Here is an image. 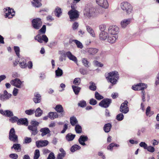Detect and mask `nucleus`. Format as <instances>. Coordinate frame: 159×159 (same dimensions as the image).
I'll return each instance as SVG.
<instances>
[{
    "mask_svg": "<svg viewBox=\"0 0 159 159\" xmlns=\"http://www.w3.org/2000/svg\"><path fill=\"white\" fill-rule=\"evenodd\" d=\"M108 32L109 34L108 42L111 43L115 42L118 38V34L119 32V28L117 26H110L108 28Z\"/></svg>",
    "mask_w": 159,
    "mask_h": 159,
    "instance_id": "obj_1",
    "label": "nucleus"
},
{
    "mask_svg": "<svg viewBox=\"0 0 159 159\" xmlns=\"http://www.w3.org/2000/svg\"><path fill=\"white\" fill-rule=\"evenodd\" d=\"M119 78V75L117 71L111 72L106 76V78L108 82H110L113 85L116 84Z\"/></svg>",
    "mask_w": 159,
    "mask_h": 159,
    "instance_id": "obj_2",
    "label": "nucleus"
},
{
    "mask_svg": "<svg viewBox=\"0 0 159 159\" xmlns=\"http://www.w3.org/2000/svg\"><path fill=\"white\" fill-rule=\"evenodd\" d=\"M84 15L89 17H95L98 15L95 9L88 5L86 6L84 11Z\"/></svg>",
    "mask_w": 159,
    "mask_h": 159,
    "instance_id": "obj_3",
    "label": "nucleus"
},
{
    "mask_svg": "<svg viewBox=\"0 0 159 159\" xmlns=\"http://www.w3.org/2000/svg\"><path fill=\"white\" fill-rule=\"evenodd\" d=\"M120 7L122 9L125 11L127 14H130L133 11V7L131 5L126 2H122L120 4Z\"/></svg>",
    "mask_w": 159,
    "mask_h": 159,
    "instance_id": "obj_4",
    "label": "nucleus"
},
{
    "mask_svg": "<svg viewBox=\"0 0 159 159\" xmlns=\"http://www.w3.org/2000/svg\"><path fill=\"white\" fill-rule=\"evenodd\" d=\"M39 123L36 121H32L31 122V125H30L28 126V129L31 133L32 135H36L38 132L37 126L38 125Z\"/></svg>",
    "mask_w": 159,
    "mask_h": 159,
    "instance_id": "obj_5",
    "label": "nucleus"
},
{
    "mask_svg": "<svg viewBox=\"0 0 159 159\" xmlns=\"http://www.w3.org/2000/svg\"><path fill=\"white\" fill-rule=\"evenodd\" d=\"M71 7L72 9L68 12V14L71 20H74L78 17L79 14L78 11L75 9L74 6L71 5Z\"/></svg>",
    "mask_w": 159,
    "mask_h": 159,
    "instance_id": "obj_6",
    "label": "nucleus"
},
{
    "mask_svg": "<svg viewBox=\"0 0 159 159\" xmlns=\"http://www.w3.org/2000/svg\"><path fill=\"white\" fill-rule=\"evenodd\" d=\"M3 12L5 13V18H12L15 15V12L14 9L10 7H7L3 9Z\"/></svg>",
    "mask_w": 159,
    "mask_h": 159,
    "instance_id": "obj_7",
    "label": "nucleus"
},
{
    "mask_svg": "<svg viewBox=\"0 0 159 159\" xmlns=\"http://www.w3.org/2000/svg\"><path fill=\"white\" fill-rule=\"evenodd\" d=\"M32 23L33 28L36 30L39 29L42 24L41 20L40 18L34 19L32 21Z\"/></svg>",
    "mask_w": 159,
    "mask_h": 159,
    "instance_id": "obj_8",
    "label": "nucleus"
},
{
    "mask_svg": "<svg viewBox=\"0 0 159 159\" xmlns=\"http://www.w3.org/2000/svg\"><path fill=\"white\" fill-rule=\"evenodd\" d=\"M23 81H21L19 79L16 78L14 80H12L10 82L11 84L16 87L21 88L23 86Z\"/></svg>",
    "mask_w": 159,
    "mask_h": 159,
    "instance_id": "obj_9",
    "label": "nucleus"
},
{
    "mask_svg": "<svg viewBox=\"0 0 159 159\" xmlns=\"http://www.w3.org/2000/svg\"><path fill=\"white\" fill-rule=\"evenodd\" d=\"M111 102V99L105 98L99 103V105L102 107L106 108L109 106Z\"/></svg>",
    "mask_w": 159,
    "mask_h": 159,
    "instance_id": "obj_10",
    "label": "nucleus"
},
{
    "mask_svg": "<svg viewBox=\"0 0 159 159\" xmlns=\"http://www.w3.org/2000/svg\"><path fill=\"white\" fill-rule=\"evenodd\" d=\"M9 139L13 142H16L17 140V136L15 134V132L14 128H12L10 130Z\"/></svg>",
    "mask_w": 159,
    "mask_h": 159,
    "instance_id": "obj_11",
    "label": "nucleus"
},
{
    "mask_svg": "<svg viewBox=\"0 0 159 159\" xmlns=\"http://www.w3.org/2000/svg\"><path fill=\"white\" fill-rule=\"evenodd\" d=\"M128 102L126 101L122 103L120 107V111L123 113L126 114L129 111V109L128 107Z\"/></svg>",
    "mask_w": 159,
    "mask_h": 159,
    "instance_id": "obj_12",
    "label": "nucleus"
},
{
    "mask_svg": "<svg viewBox=\"0 0 159 159\" xmlns=\"http://www.w3.org/2000/svg\"><path fill=\"white\" fill-rule=\"evenodd\" d=\"M34 39L40 43H42L44 41L45 43H47L48 41V39L45 35H43L41 37L40 34L37 35L34 37Z\"/></svg>",
    "mask_w": 159,
    "mask_h": 159,
    "instance_id": "obj_13",
    "label": "nucleus"
},
{
    "mask_svg": "<svg viewBox=\"0 0 159 159\" xmlns=\"http://www.w3.org/2000/svg\"><path fill=\"white\" fill-rule=\"evenodd\" d=\"M131 21V19L128 18L122 20L120 22L121 27L123 29L126 28L129 25Z\"/></svg>",
    "mask_w": 159,
    "mask_h": 159,
    "instance_id": "obj_14",
    "label": "nucleus"
},
{
    "mask_svg": "<svg viewBox=\"0 0 159 159\" xmlns=\"http://www.w3.org/2000/svg\"><path fill=\"white\" fill-rule=\"evenodd\" d=\"M97 4L100 7L107 9L108 8L109 5L107 0H96Z\"/></svg>",
    "mask_w": 159,
    "mask_h": 159,
    "instance_id": "obj_15",
    "label": "nucleus"
},
{
    "mask_svg": "<svg viewBox=\"0 0 159 159\" xmlns=\"http://www.w3.org/2000/svg\"><path fill=\"white\" fill-rule=\"evenodd\" d=\"M98 49L94 48H88L85 49V52L89 54L93 55L98 52Z\"/></svg>",
    "mask_w": 159,
    "mask_h": 159,
    "instance_id": "obj_16",
    "label": "nucleus"
},
{
    "mask_svg": "<svg viewBox=\"0 0 159 159\" xmlns=\"http://www.w3.org/2000/svg\"><path fill=\"white\" fill-rule=\"evenodd\" d=\"M109 35V33H107L106 31L101 32L99 34V39L101 40H105L107 38Z\"/></svg>",
    "mask_w": 159,
    "mask_h": 159,
    "instance_id": "obj_17",
    "label": "nucleus"
},
{
    "mask_svg": "<svg viewBox=\"0 0 159 159\" xmlns=\"http://www.w3.org/2000/svg\"><path fill=\"white\" fill-rule=\"evenodd\" d=\"M36 143L37 146L39 148L47 146L48 144V142L46 140L39 141L36 142Z\"/></svg>",
    "mask_w": 159,
    "mask_h": 159,
    "instance_id": "obj_18",
    "label": "nucleus"
},
{
    "mask_svg": "<svg viewBox=\"0 0 159 159\" xmlns=\"http://www.w3.org/2000/svg\"><path fill=\"white\" fill-rule=\"evenodd\" d=\"M18 62L20 66L22 68H25L27 67V63L26 60L23 57L19 59Z\"/></svg>",
    "mask_w": 159,
    "mask_h": 159,
    "instance_id": "obj_19",
    "label": "nucleus"
},
{
    "mask_svg": "<svg viewBox=\"0 0 159 159\" xmlns=\"http://www.w3.org/2000/svg\"><path fill=\"white\" fill-rule=\"evenodd\" d=\"M88 139V138L87 136L84 135H81L78 141L79 143L80 144L83 146H84L86 145L84 142L87 141Z\"/></svg>",
    "mask_w": 159,
    "mask_h": 159,
    "instance_id": "obj_20",
    "label": "nucleus"
},
{
    "mask_svg": "<svg viewBox=\"0 0 159 159\" xmlns=\"http://www.w3.org/2000/svg\"><path fill=\"white\" fill-rule=\"evenodd\" d=\"M66 56L70 60L74 61L76 63L77 62V58L73 55L70 52H67L66 54Z\"/></svg>",
    "mask_w": 159,
    "mask_h": 159,
    "instance_id": "obj_21",
    "label": "nucleus"
},
{
    "mask_svg": "<svg viewBox=\"0 0 159 159\" xmlns=\"http://www.w3.org/2000/svg\"><path fill=\"white\" fill-rule=\"evenodd\" d=\"M55 110L57 112L61 113L62 116L65 115V112L62 106L61 105H57L55 107Z\"/></svg>",
    "mask_w": 159,
    "mask_h": 159,
    "instance_id": "obj_22",
    "label": "nucleus"
},
{
    "mask_svg": "<svg viewBox=\"0 0 159 159\" xmlns=\"http://www.w3.org/2000/svg\"><path fill=\"white\" fill-rule=\"evenodd\" d=\"M18 125H23L27 126L28 124V122L26 118H21L19 119L17 122Z\"/></svg>",
    "mask_w": 159,
    "mask_h": 159,
    "instance_id": "obj_23",
    "label": "nucleus"
},
{
    "mask_svg": "<svg viewBox=\"0 0 159 159\" xmlns=\"http://www.w3.org/2000/svg\"><path fill=\"white\" fill-rule=\"evenodd\" d=\"M86 30L90 35L93 37H95V34L94 30L89 26H86Z\"/></svg>",
    "mask_w": 159,
    "mask_h": 159,
    "instance_id": "obj_24",
    "label": "nucleus"
},
{
    "mask_svg": "<svg viewBox=\"0 0 159 159\" xmlns=\"http://www.w3.org/2000/svg\"><path fill=\"white\" fill-rule=\"evenodd\" d=\"M41 100V97L39 94H34V97L33 99V101L36 103H39L40 102Z\"/></svg>",
    "mask_w": 159,
    "mask_h": 159,
    "instance_id": "obj_25",
    "label": "nucleus"
},
{
    "mask_svg": "<svg viewBox=\"0 0 159 159\" xmlns=\"http://www.w3.org/2000/svg\"><path fill=\"white\" fill-rule=\"evenodd\" d=\"M40 131L42 132L41 135L42 136L46 135L50 132L49 129L48 128H42L40 129Z\"/></svg>",
    "mask_w": 159,
    "mask_h": 159,
    "instance_id": "obj_26",
    "label": "nucleus"
},
{
    "mask_svg": "<svg viewBox=\"0 0 159 159\" xmlns=\"http://www.w3.org/2000/svg\"><path fill=\"white\" fill-rule=\"evenodd\" d=\"M70 123L72 126L76 125H78V120L74 116L70 118Z\"/></svg>",
    "mask_w": 159,
    "mask_h": 159,
    "instance_id": "obj_27",
    "label": "nucleus"
},
{
    "mask_svg": "<svg viewBox=\"0 0 159 159\" xmlns=\"http://www.w3.org/2000/svg\"><path fill=\"white\" fill-rule=\"evenodd\" d=\"M111 125L110 123H107L103 127V129L104 131L106 133L109 132L111 127Z\"/></svg>",
    "mask_w": 159,
    "mask_h": 159,
    "instance_id": "obj_28",
    "label": "nucleus"
},
{
    "mask_svg": "<svg viewBox=\"0 0 159 159\" xmlns=\"http://www.w3.org/2000/svg\"><path fill=\"white\" fill-rule=\"evenodd\" d=\"M49 117L51 120H54L58 117V116L56 112H50L49 113Z\"/></svg>",
    "mask_w": 159,
    "mask_h": 159,
    "instance_id": "obj_29",
    "label": "nucleus"
},
{
    "mask_svg": "<svg viewBox=\"0 0 159 159\" xmlns=\"http://www.w3.org/2000/svg\"><path fill=\"white\" fill-rule=\"evenodd\" d=\"M33 2H32V3L33 6L39 7L42 6V4L40 2V0H33Z\"/></svg>",
    "mask_w": 159,
    "mask_h": 159,
    "instance_id": "obj_30",
    "label": "nucleus"
},
{
    "mask_svg": "<svg viewBox=\"0 0 159 159\" xmlns=\"http://www.w3.org/2000/svg\"><path fill=\"white\" fill-rule=\"evenodd\" d=\"M72 88L75 94L76 95L78 94L81 89V88L74 85H72Z\"/></svg>",
    "mask_w": 159,
    "mask_h": 159,
    "instance_id": "obj_31",
    "label": "nucleus"
},
{
    "mask_svg": "<svg viewBox=\"0 0 159 159\" xmlns=\"http://www.w3.org/2000/svg\"><path fill=\"white\" fill-rule=\"evenodd\" d=\"M11 94L1 95L0 96V99L3 101L8 100L11 97Z\"/></svg>",
    "mask_w": 159,
    "mask_h": 159,
    "instance_id": "obj_32",
    "label": "nucleus"
},
{
    "mask_svg": "<svg viewBox=\"0 0 159 159\" xmlns=\"http://www.w3.org/2000/svg\"><path fill=\"white\" fill-rule=\"evenodd\" d=\"M75 135L71 133H69L66 136V139L68 141H71L73 140L75 137Z\"/></svg>",
    "mask_w": 159,
    "mask_h": 159,
    "instance_id": "obj_33",
    "label": "nucleus"
},
{
    "mask_svg": "<svg viewBox=\"0 0 159 159\" xmlns=\"http://www.w3.org/2000/svg\"><path fill=\"white\" fill-rule=\"evenodd\" d=\"M82 62L84 66L86 67H89L90 65L89 62L86 58H83L82 59Z\"/></svg>",
    "mask_w": 159,
    "mask_h": 159,
    "instance_id": "obj_34",
    "label": "nucleus"
},
{
    "mask_svg": "<svg viewBox=\"0 0 159 159\" xmlns=\"http://www.w3.org/2000/svg\"><path fill=\"white\" fill-rule=\"evenodd\" d=\"M80 147L79 145L77 144H74L71 147L70 150L72 152H74L80 149Z\"/></svg>",
    "mask_w": 159,
    "mask_h": 159,
    "instance_id": "obj_35",
    "label": "nucleus"
},
{
    "mask_svg": "<svg viewBox=\"0 0 159 159\" xmlns=\"http://www.w3.org/2000/svg\"><path fill=\"white\" fill-rule=\"evenodd\" d=\"M34 113H35V116L36 117H39L42 114L43 111L40 108L38 107L35 111H34Z\"/></svg>",
    "mask_w": 159,
    "mask_h": 159,
    "instance_id": "obj_36",
    "label": "nucleus"
},
{
    "mask_svg": "<svg viewBox=\"0 0 159 159\" xmlns=\"http://www.w3.org/2000/svg\"><path fill=\"white\" fill-rule=\"evenodd\" d=\"M90 86L89 87V89L92 91H94L96 89V86L95 84L93 82L91 81L89 83Z\"/></svg>",
    "mask_w": 159,
    "mask_h": 159,
    "instance_id": "obj_37",
    "label": "nucleus"
},
{
    "mask_svg": "<svg viewBox=\"0 0 159 159\" xmlns=\"http://www.w3.org/2000/svg\"><path fill=\"white\" fill-rule=\"evenodd\" d=\"M154 114L153 111H151L150 107H148L146 110V114L147 116L150 117Z\"/></svg>",
    "mask_w": 159,
    "mask_h": 159,
    "instance_id": "obj_38",
    "label": "nucleus"
},
{
    "mask_svg": "<svg viewBox=\"0 0 159 159\" xmlns=\"http://www.w3.org/2000/svg\"><path fill=\"white\" fill-rule=\"evenodd\" d=\"M55 14L57 16L59 17L61 14V9L59 7H57L55 9Z\"/></svg>",
    "mask_w": 159,
    "mask_h": 159,
    "instance_id": "obj_39",
    "label": "nucleus"
},
{
    "mask_svg": "<svg viewBox=\"0 0 159 159\" xmlns=\"http://www.w3.org/2000/svg\"><path fill=\"white\" fill-rule=\"evenodd\" d=\"M13 148L15 150H17L18 152H19L21 150L20 145L19 144H14L11 147V148Z\"/></svg>",
    "mask_w": 159,
    "mask_h": 159,
    "instance_id": "obj_40",
    "label": "nucleus"
},
{
    "mask_svg": "<svg viewBox=\"0 0 159 159\" xmlns=\"http://www.w3.org/2000/svg\"><path fill=\"white\" fill-rule=\"evenodd\" d=\"M55 73L57 76H61L63 74V71L62 70L58 67L57 69L55 71Z\"/></svg>",
    "mask_w": 159,
    "mask_h": 159,
    "instance_id": "obj_41",
    "label": "nucleus"
},
{
    "mask_svg": "<svg viewBox=\"0 0 159 159\" xmlns=\"http://www.w3.org/2000/svg\"><path fill=\"white\" fill-rule=\"evenodd\" d=\"M75 129L76 133L80 134L82 132V129L81 127L79 125H76Z\"/></svg>",
    "mask_w": 159,
    "mask_h": 159,
    "instance_id": "obj_42",
    "label": "nucleus"
},
{
    "mask_svg": "<svg viewBox=\"0 0 159 159\" xmlns=\"http://www.w3.org/2000/svg\"><path fill=\"white\" fill-rule=\"evenodd\" d=\"M73 41L75 43L78 48L81 49L83 48V46L82 44L79 41L77 40H73Z\"/></svg>",
    "mask_w": 159,
    "mask_h": 159,
    "instance_id": "obj_43",
    "label": "nucleus"
},
{
    "mask_svg": "<svg viewBox=\"0 0 159 159\" xmlns=\"http://www.w3.org/2000/svg\"><path fill=\"white\" fill-rule=\"evenodd\" d=\"M81 82V79L79 78H76L74 79L73 81V84L77 86L80 85Z\"/></svg>",
    "mask_w": 159,
    "mask_h": 159,
    "instance_id": "obj_44",
    "label": "nucleus"
},
{
    "mask_svg": "<svg viewBox=\"0 0 159 159\" xmlns=\"http://www.w3.org/2000/svg\"><path fill=\"white\" fill-rule=\"evenodd\" d=\"M40 156L39 151L38 149H36L35 150L34 156V159H38Z\"/></svg>",
    "mask_w": 159,
    "mask_h": 159,
    "instance_id": "obj_45",
    "label": "nucleus"
},
{
    "mask_svg": "<svg viewBox=\"0 0 159 159\" xmlns=\"http://www.w3.org/2000/svg\"><path fill=\"white\" fill-rule=\"evenodd\" d=\"M78 105L82 107H84L86 105V101L84 100H82L79 102Z\"/></svg>",
    "mask_w": 159,
    "mask_h": 159,
    "instance_id": "obj_46",
    "label": "nucleus"
},
{
    "mask_svg": "<svg viewBox=\"0 0 159 159\" xmlns=\"http://www.w3.org/2000/svg\"><path fill=\"white\" fill-rule=\"evenodd\" d=\"M5 112L6 113L5 116L8 117H10L13 116V114L12 112L10 110H5Z\"/></svg>",
    "mask_w": 159,
    "mask_h": 159,
    "instance_id": "obj_47",
    "label": "nucleus"
},
{
    "mask_svg": "<svg viewBox=\"0 0 159 159\" xmlns=\"http://www.w3.org/2000/svg\"><path fill=\"white\" fill-rule=\"evenodd\" d=\"M124 116L122 113H120L116 116V119L118 121H121L124 119Z\"/></svg>",
    "mask_w": 159,
    "mask_h": 159,
    "instance_id": "obj_48",
    "label": "nucleus"
},
{
    "mask_svg": "<svg viewBox=\"0 0 159 159\" xmlns=\"http://www.w3.org/2000/svg\"><path fill=\"white\" fill-rule=\"evenodd\" d=\"M95 98L98 100H100L103 98V97L98 92H96L95 93Z\"/></svg>",
    "mask_w": 159,
    "mask_h": 159,
    "instance_id": "obj_49",
    "label": "nucleus"
},
{
    "mask_svg": "<svg viewBox=\"0 0 159 159\" xmlns=\"http://www.w3.org/2000/svg\"><path fill=\"white\" fill-rule=\"evenodd\" d=\"M25 113L29 115H32L34 114V110L32 109H29L28 110H26L25 111Z\"/></svg>",
    "mask_w": 159,
    "mask_h": 159,
    "instance_id": "obj_50",
    "label": "nucleus"
},
{
    "mask_svg": "<svg viewBox=\"0 0 159 159\" xmlns=\"http://www.w3.org/2000/svg\"><path fill=\"white\" fill-rule=\"evenodd\" d=\"M14 49L17 56L18 57H19L20 56L19 52L20 51L19 48L18 46H14Z\"/></svg>",
    "mask_w": 159,
    "mask_h": 159,
    "instance_id": "obj_51",
    "label": "nucleus"
},
{
    "mask_svg": "<svg viewBox=\"0 0 159 159\" xmlns=\"http://www.w3.org/2000/svg\"><path fill=\"white\" fill-rule=\"evenodd\" d=\"M99 28L101 32L104 31H105L106 26L104 24H101L99 25Z\"/></svg>",
    "mask_w": 159,
    "mask_h": 159,
    "instance_id": "obj_52",
    "label": "nucleus"
},
{
    "mask_svg": "<svg viewBox=\"0 0 159 159\" xmlns=\"http://www.w3.org/2000/svg\"><path fill=\"white\" fill-rule=\"evenodd\" d=\"M19 119L17 117L15 116L12 117L10 119L9 121L11 123H14L16 122V121L17 122V121Z\"/></svg>",
    "mask_w": 159,
    "mask_h": 159,
    "instance_id": "obj_53",
    "label": "nucleus"
},
{
    "mask_svg": "<svg viewBox=\"0 0 159 159\" xmlns=\"http://www.w3.org/2000/svg\"><path fill=\"white\" fill-rule=\"evenodd\" d=\"M93 63L95 66L100 67H102L103 66V64L101 63L98 62L97 61H94Z\"/></svg>",
    "mask_w": 159,
    "mask_h": 159,
    "instance_id": "obj_54",
    "label": "nucleus"
},
{
    "mask_svg": "<svg viewBox=\"0 0 159 159\" xmlns=\"http://www.w3.org/2000/svg\"><path fill=\"white\" fill-rule=\"evenodd\" d=\"M148 151L151 152H154L155 149V148L151 146H148L147 147V148L146 149Z\"/></svg>",
    "mask_w": 159,
    "mask_h": 159,
    "instance_id": "obj_55",
    "label": "nucleus"
},
{
    "mask_svg": "<svg viewBox=\"0 0 159 159\" xmlns=\"http://www.w3.org/2000/svg\"><path fill=\"white\" fill-rule=\"evenodd\" d=\"M46 31V26L45 25H43L42 28L39 30L40 33L42 34L45 33Z\"/></svg>",
    "mask_w": 159,
    "mask_h": 159,
    "instance_id": "obj_56",
    "label": "nucleus"
},
{
    "mask_svg": "<svg viewBox=\"0 0 159 159\" xmlns=\"http://www.w3.org/2000/svg\"><path fill=\"white\" fill-rule=\"evenodd\" d=\"M140 86L139 85V84H137L136 85H133L132 87V89L134 90H140V89H141V88H140Z\"/></svg>",
    "mask_w": 159,
    "mask_h": 159,
    "instance_id": "obj_57",
    "label": "nucleus"
},
{
    "mask_svg": "<svg viewBox=\"0 0 159 159\" xmlns=\"http://www.w3.org/2000/svg\"><path fill=\"white\" fill-rule=\"evenodd\" d=\"M139 85L140 86V88H141V89H140V90H143L144 89H146L147 87V84H143V83H139Z\"/></svg>",
    "mask_w": 159,
    "mask_h": 159,
    "instance_id": "obj_58",
    "label": "nucleus"
},
{
    "mask_svg": "<svg viewBox=\"0 0 159 159\" xmlns=\"http://www.w3.org/2000/svg\"><path fill=\"white\" fill-rule=\"evenodd\" d=\"M9 157L12 159H17L18 157V155L16 153H12L9 155Z\"/></svg>",
    "mask_w": 159,
    "mask_h": 159,
    "instance_id": "obj_59",
    "label": "nucleus"
},
{
    "mask_svg": "<svg viewBox=\"0 0 159 159\" xmlns=\"http://www.w3.org/2000/svg\"><path fill=\"white\" fill-rule=\"evenodd\" d=\"M139 146L143 148L144 149L147 148L148 145L144 142H141L139 144Z\"/></svg>",
    "mask_w": 159,
    "mask_h": 159,
    "instance_id": "obj_60",
    "label": "nucleus"
},
{
    "mask_svg": "<svg viewBox=\"0 0 159 159\" xmlns=\"http://www.w3.org/2000/svg\"><path fill=\"white\" fill-rule=\"evenodd\" d=\"M79 24L77 22H75L72 25V28L74 30H76L79 26Z\"/></svg>",
    "mask_w": 159,
    "mask_h": 159,
    "instance_id": "obj_61",
    "label": "nucleus"
},
{
    "mask_svg": "<svg viewBox=\"0 0 159 159\" xmlns=\"http://www.w3.org/2000/svg\"><path fill=\"white\" fill-rule=\"evenodd\" d=\"M89 103L91 105H95L97 103V101L96 100L91 98L90 100Z\"/></svg>",
    "mask_w": 159,
    "mask_h": 159,
    "instance_id": "obj_62",
    "label": "nucleus"
},
{
    "mask_svg": "<svg viewBox=\"0 0 159 159\" xmlns=\"http://www.w3.org/2000/svg\"><path fill=\"white\" fill-rule=\"evenodd\" d=\"M65 155H65L64 153L61 154L59 153L57 157V159H63Z\"/></svg>",
    "mask_w": 159,
    "mask_h": 159,
    "instance_id": "obj_63",
    "label": "nucleus"
},
{
    "mask_svg": "<svg viewBox=\"0 0 159 159\" xmlns=\"http://www.w3.org/2000/svg\"><path fill=\"white\" fill-rule=\"evenodd\" d=\"M55 159V157L54 156V153L52 152H51L49 154L47 158V159Z\"/></svg>",
    "mask_w": 159,
    "mask_h": 159,
    "instance_id": "obj_64",
    "label": "nucleus"
}]
</instances>
